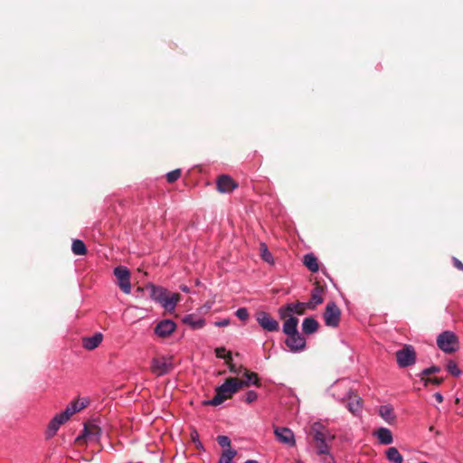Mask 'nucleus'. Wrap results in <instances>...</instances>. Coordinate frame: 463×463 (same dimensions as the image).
<instances>
[{
  "mask_svg": "<svg viewBox=\"0 0 463 463\" xmlns=\"http://www.w3.org/2000/svg\"><path fill=\"white\" fill-rule=\"evenodd\" d=\"M246 383H239V379L230 377L225 382L215 389V395L212 400H207L203 402V405L218 406L224 402L226 400L232 398L240 389L243 388Z\"/></svg>",
  "mask_w": 463,
  "mask_h": 463,
  "instance_id": "2",
  "label": "nucleus"
},
{
  "mask_svg": "<svg viewBox=\"0 0 463 463\" xmlns=\"http://www.w3.org/2000/svg\"><path fill=\"white\" fill-rule=\"evenodd\" d=\"M226 364H228V366H229V370H230V372H232V373H236V374L240 373V369H238V368L236 367V365H235L234 364H232V354H231V353H230V352L227 354V360H226Z\"/></svg>",
  "mask_w": 463,
  "mask_h": 463,
  "instance_id": "38",
  "label": "nucleus"
},
{
  "mask_svg": "<svg viewBox=\"0 0 463 463\" xmlns=\"http://www.w3.org/2000/svg\"><path fill=\"white\" fill-rule=\"evenodd\" d=\"M217 442L222 448H229L231 446V439H229V437L224 435L218 436Z\"/></svg>",
  "mask_w": 463,
  "mask_h": 463,
  "instance_id": "37",
  "label": "nucleus"
},
{
  "mask_svg": "<svg viewBox=\"0 0 463 463\" xmlns=\"http://www.w3.org/2000/svg\"><path fill=\"white\" fill-rule=\"evenodd\" d=\"M231 324V320L229 318H224L220 321H216L214 325L219 327L227 326Z\"/></svg>",
  "mask_w": 463,
  "mask_h": 463,
  "instance_id": "42",
  "label": "nucleus"
},
{
  "mask_svg": "<svg viewBox=\"0 0 463 463\" xmlns=\"http://www.w3.org/2000/svg\"><path fill=\"white\" fill-rule=\"evenodd\" d=\"M306 304L307 302L297 301L294 303H288V306L292 308L293 314L304 315L306 310L308 309Z\"/></svg>",
  "mask_w": 463,
  "mask_h": 463,
  "instance_id": "27",
  "label": "nucleus"
},
{
  "mask_svg": "<svg viewBox=\"0 0 463 463\" xmlns=\"http://www.w3.org/2000/svg\"><path fill=\"white\" fill-rule=\"evenodd\" d=\"M260 255L264 261H266L269 264H273L274 260L272 257V254L269 252L267 245L265 243L260 244Z\"/></svg>",
  "mask_w": 463,
  "mask_h": 463,
  "instance_id": "31",
  "label": "nucleus"
},
{
  "mask_svg": "<svg viewBox=\"0 0 463 463\" xmlns=\"http://www.w3.org/2000/svg\"><path fill=\"white\" fill-rule=\"evenodd\" d=\"M311 434L315 442L323 441L327 439L326 428L320 422H315L311 426Z\"/></svg>",
  "mask_w": 463,
  "mask_h": 463,
  "instance_id": "19",
  "label": "nucleus"
},
{
  "mask_svg": "<svg viewBox=\"0 0 463 463\" xmlns=\"http://www.w3.org/2000/svg\"><path fill=\"white\" fill-rule=\"evenodd\" d=\"M176 329L175 323L171 319L159 321L154 328V333L160 338L170 336Z\"/></svg>",
  "mask_w": 463,
  "mask_h": 463,
  "instance_id": "11",
  "label": "nucleus"
},
{
  "mask_svg": "<svg viewBox=\"0 0 463 463\" xmlns=\"http://www.w3.org/2000/svg\"><path fill=\"white\" fill-rule=\"evenodd\" d=\"M453 265L456 269L463 271V263L457 258H452Z\"/></svg>",
  "mask_w": 463,
  "mask_h": 463,
  "instance_id": "43",
  "label": "nucleus"
},
{
  "mask_svg": "<svg viewBox=\"0 0 463 463\" xmlns=\"http://www.w3.org/2000/svg\"><path fill=\"white\" fill-rule=\"evenodd\" d=\"M245 463H258L256 460L249 459Z\"/></svg>",
  "mask_w": 463,
  "mask_h": 463,
  "instance_id": "46",
  "label": "nucleus"
},
{
  "mask_svg": "<svg viewBox=\"0 0 463 463\" xmlns=\"http://www.w3.org/2000/svg\"><path fill=\"white\" fill-rule=\"evenodd\" d=\"M437 345L444 353L451 354L458 349V336L452 331H444L437 337Z\"/></svg>",
  "mask_w": 463,
  "mask_h": 463,
  "instance_id": "5",
  "label": "nucleus"
},
{
  "mask_svg": "<svg viewBox=\"0 0 463 463\" xmlns=\"http://www.w3.org/2000/svg\"><path fill=\"white\" fill-rule=\"evenodd\" d=\"M214 352L218 358H223L225 361L227 360V354L224 355V353L226 352L224 347H217Z\"/></svg>",
  "mask_w": 463,
  "mask_h": 463,
  "instance_id": "41",
  "label": "nucleus"
},
{
  "mask_svg": "<svg viewBox=\"0 0 463 463\" xmlns=\"http://www.w3.org/2000/svg\"><path fill=\"white\" fill-rule=\"evenodd\" d=\"M447 371L453 376L458 377L461 374V371L458 367V364L455 361L449 360L446 366Z\"/></svg>",
  "mask_w": 463,
  "mask_h": 463,
  "instance_id": "32",
  "label": "nucleus"
},
{
  "mask_svg": "<svg viewBox=\"0 0 463 463\" xmlns=\"http://www.w3.org/2000/svg\"><path fill=\"white\" fill-rule=\"evenodd\" d=\"M71 250L75 255H83L86 253V247L82 241L74 240L72 241Z\"/></svg>",
  "mask_w": 463,
  "mask_h": 463,
  "instance_id": "29",
  "label": "nucleus"
},
{
  "mask_svg": "<svg viewBox=\"0 0 463 463\" xmlns=\"http://www.w3.org/2000/svg\"><path fill=\"white\" fill-rule=\"evenodd\" d=\"M235 315L241 321H246L249 318V312L246 307L238 308L235 312Z\"/></svg>",
  "mask_w": 463,
  "mask_h": 463,
  "instance_id": "36",
  "label": "nucleus"
},
{
  "mask_svg": "<svg viewBox=\"0 0 463 463\" xmlns=\"http://www.w3.org/2000/svg\"><path fill=\"white\" fill-rule=\"evenodd\" d=\"M440 367L437 365H432L430 367L425 368L421 371L420 373V378L421 377H428L430 374L437 373L440 372Z\"/></svg>",
  "mask_w": 463,
  "mask_h": 463,
  "instance_id": "33",
  "label": "nucleus"
},
{
  "mask_svg": "<svg viewBox=\"0 0 463 463\" xmlns=\"http://www.w3.org/2000/svg\"><path fill=\"white\" fill-rule=\"evenodd\" d=\"M182 322L183 324L190 326L192 329H200L205 325V320L202 317H199L195 314L185 315L182 318Z\"/></svg>",
  "mask_w": 463,
  "mask_h": 463,
  "instance_id": "18",
  "label": "nucleus"
},
{
  "mask_svg": "<svg viewBox=\"0 0 463 463\" xmlns=\"http://www.w3.org/2000/svg\"><path fill=\"white\" fill-rule=\"evenodd\" d=\"M118 287L127 295L132 291L131 273L125 266L118 265Z\"/></svg>",
  "mask_w": 463,
  "mask_h": 463,
  "instance_id": "9",
  "label": "nucleus"
},
{
  "mask_svg": "<svg viewBox=\"0 0 463 463\" xmlns=\"http://www.w3.org/2000/svg\"><path fill=\"white\" fill-rule=\"evenodd\" d=\"M386 458L392 463H402L403 457L395 447H391L385 451Z\"/></svg>",
  "mask_w": 463,
  "mask_h": 463,
  "instance_id": "25",
  "label": "nucleus"
},
{
  "mask_svg": "<svg viewBox=\"0 0 463 463\" xmlns=\"http://www.w3.org/2000/svg\"><path fill=\"white\" fill-rule=\"evenodd\" d=\"M375 435L381 444L389 445L393 441L392 431L387 428L382 427L378 429Z\"/></svg>",
  "mask_w": 463,
  "mask_h": 463,
  "instance_id": "21",
  "label": "nucleus"
},
{
  "mask_svg": "<svg viewBox=\"0 0 463 463\" xmlns=\"http://www.w3.org/2000/svg\"><path fill=\"white\" fill-rule=\"evenodd\" d=\"M379 414L388 423H392L395 420L393 409L390 405H382L379 408Z\"/></svg>",
  "mask_w": 463,
  "mask_h": 463,
  "instance_id": "24",
  "label": "nucleus"
},
{
  "mask_svg": "<svg viewBox=\"0 0 463 463\" xmlns=\"http://www.w3.org/2000/svg\"><path fill=\"white\" fill-rule=\"evenodd\" d=\"M274 434L279 442L286 444L289 447L295 446V436L290 429L286 427H276L274 429Z\"/></svg>",
  "mask_w": 463,
  "mask_h": 463,
  "instance_id": "13",
  "label": "nucleus"
},
{
  "mask_svg": "<svg viewBox=\"0 0 463 463\" xmlns=\"http://www.w3.org/2000/svg\"><path fill=\"white\" fill-rule=\"evenodd\" d=\"M434 398L439 403H441L443 402V396L439 392H436L434 394Z\"/></svg>",
  "mask_w": 463,
  "mask_h": 463,
  "instance_id": "44",
  "label": "nucleus"
},
{
  "mask_svg": "<svg viewBox=\"0 0 463 463\" xmlns=\"http://www.w3.org/2000/svg\"><path fill=\"white\" fill-rule=\"evenodd\" d=\"M98 440V430L95 426H84L81 435L77 437L76 443L82 445L83 443L95 442Z\"/></svg>",
  "mask_w": 463,
  "mask_h": 463,
  "instance_id": "16",
  "label": "nucleus"
},
{
  "mask_svg": "<svg viewBox=\"0 0 463 463\" xmlns=\"http://www.w3.org/2000/svg\"><path fill=\"white\" fill-rule=\"evenodd\" d=\"M325 292V288L317 283L314 288L311 290V297L308 302H307V306L308 309L314 310L316 307L324 302L323 294Z\"/></svg>",
  "mask_w": 463,
  "mask_h": 463,
  "instance_id": "15",
  "label": "nucleus"
},
{
  "mask_svg": "<svg viewBox=\"0 0 463 463\" xmlns=\"http://www.w3.org/2000/svg\"><path fill=\"white\" fill-rule=\"evenodd\" d=\"M421 381L423 382L424 386H428V384L431 383L434 385H439L443 382V378L440 377H421Z\"/></svg>",
  "mask_w": 463,
  "mask_h": 463,
  "instance_id": "34",
  "label": "nucleus"
},
{
  "mask_svg": "<svg viewBox=\"0 0 463 463\" xmlns=\"http://www.w3.org/2000/svg\"><path fill=\"white\" fill-rule=\"evenodd\" d=\"M304 265L311 271L317 272L319 269L317 258L313 253H307L304 256Z\"/></svg>",
  "mask_w": 463,
  "mask_h": 463,
  "instance_id": "22",
  "label": "nucleus"
},
{
  "mask_svg": "<svg viewBox=\"0 0 463 463\" xmlns=\"http://www.w3.org/2000/svg\"><path fill=\"white\" fill-rule=\"evenodd\" d=\"M258 324L268 332H277L279 330V322L274 319L268 312L259 311L255 315Z\"/></svg>",
  "mask_w": 463,
  "mask_h": 463,
  "instance_id": "10",
  "label": "nucleus"
},
{
  "mask_svg": "<svg viewBox=\"0 0 463 463\" xmlns=\"http://www.w3.org/2000/svg\"><path fill=\"white\" fill-rule=\"evenodd\" d=\"M317 443V455H328L329 460L325 459L326 463H335L334 458L330 455V448L326 443V439H323V441H318Z\"/></svg>",
  "mask_w": 463,
  "mask_h": 463,
  "instance_id": "23",
  "label": "nucleus"
},
{
  "mask_svg": "<svg viewBox=\"0 0 463 463\" xmlns=\"http://www.w3.org/2000/svg\"><path fill=\"white\" fill-rule=\"evenodd\" d=\"M174 369L172 356H160L152 360L151 370L153 373L161 376L170 373Z\"/></svg>",
  "mask_w": 463,
  "mask_h": 463,
  "instance_id": "6",
  "label": "nucleus"
},
{
  "mask_svg": "<svg viewBox=\"0 0 463 463\" xmlns=\"http://www.w3.org/2000/svg\"><path fill=\"white\" fill-rule=\"evenodd\" d=\"M258 398V393L255 391H249L246 392L244 396V402L247 403H251L255 402Z\"/></svg>",
  "mask_w": 463,
  "mask_h": 463,
  "instance_id": "39",
  "label": "nucleus"
},
{
  "mask_svg": "<svg viewBox=\"0 0 463 463\" xmlns=\"http://www.w3.org/2000/svg\"><path fill=\"white\" fill-rule=\"evenodd\" d=\"M180 289L183 291V292H185V293H189L190 292V288L185 286V285H181L180 286Z\"/></svg>",
  "mask_w": 463,
  "mask_h": 463,
  "instance_id": "45",
  "label": "nucleus"
},
{
  "mask_svg": "<svg viewBox=\"0 0 463 463\" xmlns=\"http://www.w3.org/2000/svg\"><path fill=\"white\" fill-rule=\"evenodd\" d=\"M319 324L312 317H306L302 322V331L305 335H311L318 330Z\"/></svg>",
  "mask_w": 463,
  "mask_h": 463,
  "instance_id": "20",
  "label": "nucleus"
},
{
  "mask_svg": "<svg viewBox=\"0 0 463 463\" xmlns=\"http://www.w3.org/2000/svg\"><path fill=\"white\" fill-rule=\"evenodd\" d=\"M113 273L116 275V268L113 269Z\"/></svg>",
  "mask_w": 463,
  "mask_h": 463,
  "instance_id": "47",
  "label": "nucleus"
},
{
  "mask_svg": "<svg viewBox=\"0 0 463 463\" xmlns=\"http://www.w3.org/2000/svg\"><path fill=\"white\" fill-rule=\"evenodd\" d=\"M103 335L101 333H96L91 336L82 337V346L89 351L97 348L102 342Z\"/></svg>",
  "mask_w": 463,
  "mask_h": 463,
  "instance_id": "17",
  "label": "nucleus"
},
{
  "mask_svg": "<svg viewBox=\"0 0 463 463\" xmlns=\"http://www.w3.org/2000/svg\"><path fill=\"white\" fill-rule=\"evenodd\" d=\"M245 376V380H239V383H246V384H243V387H248L251 384L255 386H260V383L256 373L246 371Z\"/></svg>",
  "mask_w": 463,
  "mask_h": 463,
  "instance_id": "26",
  "label": "nucleus"
},
{
  "mask_svg": "<svg viewBox=\"0 0 463 463\" xmlns=\"http://www.w3.org/2000/svg\"><path fill=\"white\" fill-rule=\"evenodd\" d=\"M89 403L87 399L77 400L69 404L66 409L54 416L48 425V432L53 435L61 425L66 422L74 413L84 409Z\"/></svg>",
  "mask_w": 463,
  "mask_h": 463,
  "instance_id": "3",
  "label": "nucleus"
},
{
  "mask_svg": "<svg viewBox=\"0 0 463 463\" xmlns=\"http://www.w3.org/2000/svg\"><path fill=\"white\" fill-rule=\"evenodd\" d=\"M298 318L290 317L284 321L282 326L283 333L287 335L285 345L291 353H299L305 350L307 341L303 335L298 330Z\"/></svg>",
  "mask_w": 463,
  "mask_h": 463,
  "instance_id": "1",
  "label": "nucleus"
},
{
  "mask_svg": "<svg viewBox=\"0 0 463 463\" xmlns=\"http://www.w3.org/2000/svg\"><path fill=\"white\" fill-rule=\"evenodd\" d=\"M279 316L280 319H284L285 321L290 317H295L292 313V308L288 306V304L282 306L278 310Z\"/></svg>",
  "mask_w": 463,
  "mask_h": 463,
  "instance_id": "30",
  "label": "nucleus"
},
{
  "mask_svg": "<svg viewBox=\"0 0 463 463\" xmlns=\"http://www.w3.org/2000/svg\"><path fill=\"white\" fill-rule=\"evenodd\" d=\"M150 298L159 303L165 310L173 311L179 301V294H170L167 289L153 284L147 286Z\"/></svg>",
  "mask_w": 463,
  "mask_h": 463,
  "instance_id": "4",
  "label": "nucleus"
},
{
  "mask_svg": "<svg viewBox=\"0 0 463 463\" xmlns=\"http://www.w3.org/2000/svg\"><path fill=\"white\" fill-rule=\"evenodd\" d=\"M323 317L326 326L337 327L340 323L341 310L334 301H331L327 303Z\"/></svg>",
  "mask_w": 463,
  "mask_h": 463,
  "instance_id": "8",
  "label": "nucleus"
},
{
  "mask_svg": "<svg viewBox=\"0 0 463 463\" xmlns=\"http://www.w3.org/2000/svg\"><path fill=\"white\" fill-rule=\"evenodd\" d=\"M416 352L412 345H405L396 352V359L401 368L411 366L416 363Z\"/></svg>",
  "mask_w": 463,
  "mask_h": 463,
  "instance_id": "7",
  "label": "nucleus"
},
{
  "mask_svg": "<svg viewBox=\"0 0 463 463\" xmlns=\"http://www.w3.org/2000/svg\"><path fill=\"white\" fill-rule=\"evenodd\" d=\"M237 187L238 184L228 175H222L216 180V188L220 193H231Z\"/></svg>",
  "mask_w": 463,
  "mask_h": 463,
  "instance_id": "14",
  "label": "nucleus"
},
{
  "mask_svg": "<svg viewBox=\"0 0 463 463\" xmlns=\"http://www.w3.org/2000/svg\"><path fill=\"white\" fill-rule=\"evenodd\" d=\"M236 454L237 452L234 449H224L219 458L218 463H232V459L236 456Z\"/></svg>",
  "mask_w": 463,
  "mask_h": 463,
  "instance_id": "28",
  "label": "nucleus"
},
{
  "mask_svg": "<svg viewBox=\"0 0 463 463\" xmlns=\"http://www.w3.org/2000/svg\"><path fill=\"white\" fill-rule=\"evenodd\" d=\"M181 176V170L180 169H175L166 175V180L168 183L172 184L175 183L176 180H178Z\"/></svg>",
  "mask_w": 463,
  "mask_h": 463,
  "instance_id": "35",
  "label": "nucleus"
},
{
  "mask_svg": "<svg viewBox=\"0 0 463 463\" xmlns=\"http://www.w3.org/2000/svg\"><path fill=\"white\" fill-rule=\"evenodd\" d=\"M191 437H192V440L195 444L196 448L198 449H203V446L202 442L199 440L198 433L196 431H194L191 434Z\"/></svg>",
  "mask_w": 463,
  "mask_h": 463,
  "instance_id": "40",
  "label": "nucleus"
},
{
  "mask_svg": "<svg viewBox=\"0 0 463 463\" xmlns=\"http://www.w3.org/2000/svg\"><path fill=\"white\" fill-rule=\"evenodd\" d=\"M344 400H346V408L354 416H359L363 409V400L358 395H352V392L349 391L345 396Z\"/></svg>",
  "mask_w": 463,
  "mask_h": 463,
  "instance_id": "12",
  "label": "nucleus"
}]
</instances>
